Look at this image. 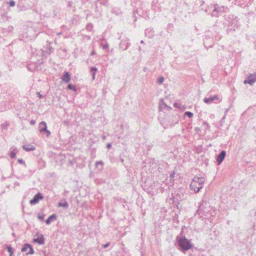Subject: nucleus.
I'll return each instance as SVG.
<instances>
[{
	"label": "nucleus",
	"mask_w": 256,
	"mask_h": 256,
	"mask_svg": "<svg viewBox=\"0 0 256 256\" xmlns=\"http://www.w3.org/2000/svg\"><path fill=\"white\" fill-rule=\"evenodd\" d=\"M205 180L204 177L194 176L190 184V190L194 191L195 193L198 192L203 188V184Z\"/></svg>",
	"instance_id": "1"
},
{
	"label": "nucleus",
	"mask_w": 256,
	"mask_h": 256,
	"mask_svg": "<svg viewBox=\"0 0 256 256\" xmlns=\"http://www.w3.org/2000/svg\"><path fill=\"white\" fill-rule=\"evenodd\" d=\"M176 240L182 251H187L192 248V246L190 241L182 235V232L176 236Z\"/></svg>",
	"instance_id": "2"
},
{
	"label": "nucleus",
	"mask_w": 256,
	"mask_h": 256,
	"mask_svg": "<svg viewBox=\"0 0 256 256\" xmlns=\"http://www.w3.org/2000/svg\"><path fill=\"white\" fill-rule=\"evenodd\" d=\"M228 10L227 7L220 6L218 4H211L208 8V13L214 17H218L222 13L226 12Z\"/></svg>",
	"instance_id": "3"
},
{
	"label": "nucleus",
	"mask_w": 256,
	"mask_h": 256,
	"mask_svg": "<svg viewBox=\"0 0 256 256\" xmlns=\"http://www.w3.org/2000/svg\"><path fill=\"white\" fill-rule=\"evenodd\" d=\"M197 214L201 217L204 218H210L211 216H214L216 214V211L212 208H205L204 210L202 209L200 206L196 212Z\"/></svg>",
	"instance_id": "4"
},
{
	"label": "nucleus",
	"mask_w": 256,
	"mask_h": 256,
	"mask_svg": "<svg viewBox=\"0 0 256 256\" xmlns=\"http://www.w3.org/2000/svg\"><path fill=\"white\" fill-rule=\"evenodd\" d=\"M33 242L39 244H43L44 243V236L42 234H36L34 235Z\"/></svg>",
	"instance_id": "5"
},
{
	"label": "nucleus",
	"mask_w": 256,
	"mask_h": 256,
	"mask_svg": "<svg viewBox=\"0 0 256 256\" xmlns=\"http://www.w3.org/2000/svg\"><path fill=\"white\" fill-rule=\"evenodd\" d=\"M256 82V72L253 74H250L247 79L244 80V84H248L252 85Z\"/></svg>",
	"instance_id": "6"
},
{
	"label": "nucleus",
	"mask_w": 256,
	"mask_h": 256,
	"mask_svg": "<svg viewBox=\"0 0 256 256\" xmlns=\"http://www.w3.org/2000/svg\"><path fill=\"white\" fill-rule=\"evenodd\" d=\"M22 252H26V254H32L34 253L32 246L28 244H24L22 249Z\"/></svg>",
	"instance_id": "7"
},
{
	"label": "nucleus",
	"mask_w": 256,
	"mask_h": 256,
	"mask_svg": "<svg viewBox=\"0 0 256 256\" xmlns=\"http://www.w3.org/2000/svg\"><path fill=\"white\" fill-rule=\"evenodd\" d=\"M39 130L40 132H46L47 134V136L50 134V132L47 130V126L46 122L42 121L39 124Z\"/></svg>",
	"instance_id": "8"
},
{
	"label": "nucleus",
	"mask_w": 256,
	"mask_h": 256,
	"mask_svg": "<svg viewBox=\"0 0 256 256\" xmlns=\"http://www.w3.org/2000/svg\"><path fill=\"white\" fill-rule=\"evenodd\" d=\"M215 100H219L220 101V98L218 95H214L212 96H210V98H205L204 99V101L205 103L207 104H210L212 102Z\"/></svg>",
	"instance_id": "9"
},
{
	"label": "nucleus",
	"mask_w": 256,
	"mask_h": 256,
	"mask_svg": "<svg viewBox=\"0 0 256 256\" xmlns=\"http://www.w3.org/2000/svg\"><path fill=\"white\" fill-rule=\"evenodd\" d=\"M43 198V196L40 193H38L34 195L33 198L30 200V204H37L38 201Z\"/></svg>",
	"instance_id": "10"
},
{
	"label": "nucleus",
	"mask_w": 256,
	"mask_h": 256,
	"mask_svg": "<svg viewBox=\"0 0 256 256\" xmlns=\"http://www.w3.org/2000/svg\"><path fill=\"white\" fill-rule=\"evenodd\" d=\"M226 155V152L224 150H222L220 154L218 156L216 160L218 164H220L224 160Z\"/></svg>",
	"instance_id": "11"
},
{
	"label": "nucleus",
	"mask_w": 256,
	"mask_h": 256,
	"mask_svg": "<svg viewBox=\"0 0 256 256\" xmlns=\"http://www.w3.org/2000/svg\"><path fill=\"white\" fill-rule=\"evenodd\" d=\"M62 80L66 83L68 82L70 80V77L69 73L65 72L64 74L62 77Z\"/></svg>",
	"instance_id": "12"
},
{
	"label": "nucleus",
	"mask_w": 256,
	"mask_h": 256,
	"mask_svg": "<svg viewBox=\"0 0 256 256\" xmlns=\"http://www.w3.org/2000/svg\"><path fill=\"white\" fill-rule=\"evenodd\" d=\"M22 148L26 152L32 151L35 150V146L31 144H24L22 146Z\"/></svg>",
	"instance_id": "13"
},
{
	"label": "nucleus",
	"mask_w": 256,
	"mask_h": 256,
	"mask_svg": "<svg viewBox=\"0 0 256 256\" xmlns=\"http://www.w3.org/2000/svg\"><path fill=\"white\" fill-rule=\"evenodd\" d=\"M154 30L152 28H146L145 30L146 36L149 38H152L154 36Z\"/></svg>",
	"instance_id": "14"
},
{
	"label": "nucleus",
	"mask_w": 256,
	"mask_h": 256,
	"mask_svg": "<svg viewBox=\"0 0 256 256\" xmlns=\"http://www.w3.org/2000/svg\"><path fill=\"white\" fill-rule=\"evenodd\" d=\"M56 220V214H53L50 216L46 220V224H49L52 221Z\"/></svg>",
	"instance_id": "15"
},
{
	"label": "nucleus",
	"mask_w": 256,
	"mask_h": 256,
	"mask_svg": "<svg viewBox=\"0 0 256 256\" xmlns=\"http://www.w3.org/2000/svg\"><path fill=\"white\" fill-rule=\"evenodd\" d=\"M165 107H166L168 110H170L172 108L171 107L167 106L164 102L162 100H161L159 104V110H162V109H164Z\"/></svg>",
	"instance_id": "16"
},
{
	"label": "nucleus",
	"mask_w": 256,
	"mask_h": 256,
	"mask_svg": "<svg viewBox=\"0 0 256 256\" xmlns=\"http://www.w3.org/2000/svg\"><path fill=\"white\" fill-rule=\"evenodd\" d=\"M18 150L16 148H11L10 151V156L12 158H15L16 154L18 152Z\"/></svg>",
	"instance_id": "17"
},
{
	"label": "nucleus",
	"mask_w": 256,
	"mask_h": 256,
	"mask_svg": "<svg viewBox=\"0 0 256 256\" xmlns=\"http://www.w3.org/2000/svg\"><path fill=\"white\" fill-rule=\"evenodd\" d=\"M98 71V69L96 67H92L90 69V72L92 73V80H94L95 78V75L96 74V72Z\"/></svg>",
	"instance_id": "18"
},
{
	"label": "nucleus",
	"mask_w": 256,
	"mask_h": 256,
	"mask_svg": "<svg viewBox=\"0 0 256 256\" xmlns=\"http://www.w3.org/2000/svg\"><path fill=\"white\" fill-rule=\"evenodd\" d=\"M58 206L59 207H64L66 208H67L68 207V204L66 202H58Z\"/></svg>",
	"instance_id": "19"
},
{
	"label": "nucleus",
	"mask_w": 256,
	"mask_h": 256,
	"mask_svg": "<svg viewBox=\"0 0 256 256\" xmlns=\"http://www.w3.org/2000/svg\"><path fill=\"white\" fill-rule=\"evenodd\" d=\"M9 126L10 122L7 121L4 122L2 124V130H7Z\"/></svg>",
	"instance_id": "20"
},
{
	"label": "nucleus",
	"mask_w": 256,
	"mask_h": 256,
	"mask_svg": "<svg viewBox=\"0 0 256 256\" xmlns=\"http://www.w3.org/2000/svg\"><path fill=\"white\" fill-rule=\"evenodd\" d=\"M6 248L8 250V251L10 253V254H14V250L13 248H12L11 246H6Z\"/></svg>",
	"instance_id": "21"
},
{
	"label": "nucleus",
	"mask_w": 256,
	"mask_h": 256,
	"mask_svg": "<svg viewBox=\"0 0 256 256\" xmlns=\"http://www.w3.org/2000/svg\"><path fill=\"white\" fill-rule=\"evenodd\" d=\"M164 81V78L162 76H160L158 78L157 82L158 84H162Z\"/></svg>",
	"instance_id": "22"
},
{
	"label": "nucleus",
	"mask_w": 256,
	"mask_h": 256,
	"mask_svg": "<svg viewBox=\"0 0 256 256\" xmlns=\"http://www.w3.org/2000/svg\"><path fill=\"white\" fill-rule=\"evenodd\" d=\"M98 165H100L102 166V167L103 165H104V162L102 161H101V160L96 162V167H98Z\"/></svg>",
	"instance_id": "23"
},
{
	"label": "nucleus",
	"mask_w": 256,
	"mask_h": 256,
	"mask_svg": "<svg viewBox=\"0 0 256 256\" xmlns=\"http://www.w3.org/2000/svg\"><path fill=\"white\" fill-rule=\"evenodd\" d=\"M184 114L188 116L190 118H192L193 116V114L190 112H186Z\"/></svg>",
	"instance_id": "24"
},
{
	"label": "nucleus",
	"mask_w": 256,
	"mask_h": 256,
	"mask_svg": "<svg viewBox=\"0 0 256 256\" xmlns=\"http://www.w3.org/2000/svg\"><path fill=\"white\" fill-rule=\"evenodd\" d=\"M68 88L70 90H76L75 86L71 84H68Z\"/></svg>",
	"instance_id": "25"
},
{
	"label": "nucleus",
	"mask_w": 256,
	"mask_h": 256,
	"mask_svg": "<svg viewBox=\"0 0 256 256\" xmlns=\"http://www.w3.org/2000/svg\"><path fill=\"white\" fill-rule=\"evenodd\" d=\"M18 163H20V164H22L26 166V163L22 159V158L18 159Z\"/></svg>",
	"instance_id": "26"
},
{
	"label": "nucleus",
	"mask_w": 256,
	"mask_h": 256,
	"mask_svg": "<svg viewBox=\"0 0 256 256\" xmlns=\"http://www.w3.org/2000/svg\"><path fill=\"white\" fill-rule=\"evenodd\" d=\"M44 214H42V215H40V214H38V218L41 220H44Z\"/></svg>",
	"instance_id": "27"
},
{
	"label": "nucleus",
	"mask_w": 256,
	"mask_h": 256,
	"mask_svg": "<svg viewBox=\"0 0 256 256\" xmlns=\"http://www.w3.org/2000/svg\"><path fill=\"white\" fill-rule=\"evenodd\" d=\"M9 4L10 6H14L16 3L14 0H10L9 2Z\"/></svg>",
	"instance_id": "28"
},
{
	"label": "nucleus",
	"mask_w": 256,
	"mask_h": 256,
	"mask_svg": "<svg viewBox=\"0 0 256 256\" xmlns=\"http://www.w3.org/2000/svg\"><path fill=\"white\" fill-rule=\"evenodd\" d=\"M86 28L88 30H90L92 28V24H89L87 25Z\"/></svg>",
	"instance_id": "29"
},
{
	"label": "nucleus",
	"mask_w": 256,
	"mask_h": 256,
	"mask_svg": "<svg viewBox=\"0 0 256 256\" xmlns=\"http://www.w3.org/2000/svg\"><path fill=\"white\" fill-rule=\"evenodd\" d=\"M106 148L108 149L110 148H112V144L110 143H108L106 145Z\"/></svg>",
	"instance_id": "30"
},
{
	"label": "nucleus",
	"mask_w": 256,
	"mask_h": 256,
	"mask_svg": "<svg viewBox=\"0 0 256 256\" xmlns=\"http://www.w3.org/2000/svg\"><path fill=\"white\" fill-rule=\"evenodd\" d=\"M109 245H110V243H107L103 246V248H106Z\"/></svg>",
	"instance_id": "31"
},
{
	"label": "nucleus",
	"mask_w": 256,
	"mask_h": 256,
	"mask_svg": "<svg viewBox=\"0 0 256 256\" xmlns=\"http://www.w3.org/2000/svg\"><path fill=\"white\" fill-rule=\"evenodd\" d=\"M34 124H35V120H31L30 121V124L34 125Z\"/></svg>",
	"instance_id": "32"
},
{
	"label": "nucleus",
	"mask_w": 256,
	"mask_h": 256,
	"mask_svg": "<svg viewBox=\"0 0 256 256\" xmlns=\"http://www.w3.org/2000/svg\"><path fill=\"white\" fill-rule=\"evenodd\" d=\"M174 106L175 107V108H179L178 106V104L176 102H175L174 104Z\"/></svg>",
	"instance_id": "33"
},
{
	"label": "nucleus",
	"mask_w": 256,
	"mask_h": 256,
	"mask_svg": "<svg viewBox=\"0 0 256 256\" xmlns=\"http://www.w3.org/2000/svg\"><path fill=\"white\" fill-rule=\"evenodd\" d=\"M108 48V45H107V44L104 45V46H102L103 49H106Z\"/></svg>",
	"instance_id": "34"
},
{
	"label": "nucleus",
	"mask_w": 256,
	"mask_h": 256,
	"mask_svg": "<svg viewBox=\"0 0 256 256\" xmlns=\"http://www.w3.org/2000/svg\"><path fill=\"white\" fill-rule=\"evenodd\" d=\"M174 175V172L172 174H171L170 175V178H173Z\"/></svg>",
	"instance_id": "35"
},
{
	"label": "nucleus",
	"mask_w": 256,
	"mask_h": 256,
	"mask_svg": "<svg viewBox=\"0 0 256 256\" xmlns=\"http://www.w3.org/2000/svg\"><path fill=\"white\" fill-rule=\"evenodd\" d=\"M94 54H95L94 51V50H92V51L91 52H90V55H91V56H93V55H94Z\"/></svg>",
	"instance_id": "36"
},
{
	"label": "nucleus",
	"mask_w": 256,
	"mask_h": 256,
	"mask_svg": "<svg viewBox=\"0 0 256 256\" xmlns=\"http://www.w3.org/2000/svg\"><path fill=\"white\" fill-rule=\"evenodd\" d=\"M37 94H38V96L40 98H42V95L40 94V92H38V93H37Z\"/></svg>",
	"instance_id": "37"
},
{
	"label": "nucleus",
	"mask_w": 256,
	"mask_h": 256,
	"mask_svg": "<svg viewBox=\"0 0 256 256\" xmlns=\"http://www.w3.org/2000/svg\"><path fill=\"white\" fill-rule=\"evenodd\" d=\"M10 256H14V254H10Z\"/></svg>",
	"instance_id": "38"
},
{
	"label": "nucleus",
	"mask_w": 256,
	"mask_h": 256,
	"mask_svg": "<svg viewBox=\"0 0 256 256\" xmlns=\"http://www.w3.org/2000/svg\"><path fill=\"white\" fill-rule=\"evenodd\" d=\"M102 139L103 140H105L106 139V136H102Z\"/></svg>",
	"instance_id": "39"
},
{
	"label": "nucleus",
	"mask_w": 256,
	"mask_h": 256,
	"mask_svg": "<svg viewBox=\"0 0 256 256\" xmlns=\"http://www.w3.org/2000/svg\"><path fill=\"white\" fill-rule=\"evenodd\" d=\"M140 43H141V44H144V40H141V41H140Z\"/></svg>",
	"instance_id": "40"
},
{
	"label": "nucleus",
	"mask_w": 256,
	"mask_h": 256,
	"mask_svg": "<svg viewBox=\"0 0 256 256\" xmlns=\"http://www.w3.org/2000/svg\"><path fill=\"white\" fill-rule=\"evenodd\" d=\"M2 17H4V14H2Z\"/></svg>",
	"instance_id": "41"
},
{
	"label": "nucleus",
	"mask_w": 256,
	"mask_h": 256,
	"mask_svg": "<svg viewBox=\"0 0 256 256\" xmlns=\"http://www.w3.org/2000/svg\"><path fill=\"white\" fill-rule=\"evenodd\" d=\"M204 124H206L207 126H208V124L206 123V122H204Z\"/></svg>",
	"instance_id": "42"
}]
</instances>
